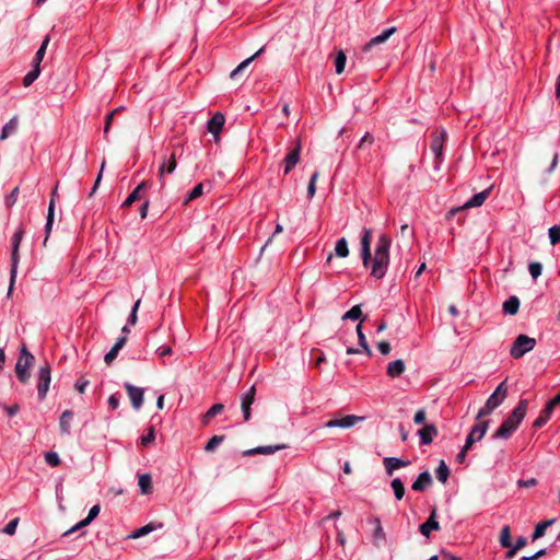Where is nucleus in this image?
I'll use <instances>...</instances> for the list:
<instances>
[{
  "label": "nucleus",
  "mask_w": 560,
  "mask_h": 560,
  "mask_svg": "<svg viewBox=\"0 0 560 560\" xmlns=\"http://www.w3.org/2000/svg\"><path fill=\"white\" fill-rule=\"evenodd\" d=\"M57 192V187L52 190V196H51V199H50V202H49V207H48V212H47V217H46V224H45V234H46V237H45V241L44 243H46L50 232H51V228H52V224H54V220H55V195Z\"/></svg>",
  "instance_id": "nucleus-20"
},
{
  "label": "nucleus",
  "mask_w": 560,
  "mask_h": 560,
  "mask_svg": "<svg viewBox=\"0 0 560 560\" xmlns=\"http://www.w3.org/2000/svg\"><path fill=\"white\" fill-rule=\"evenodd\" d=\"M89 385V381L85 380L84 377H81L79 378L75 384H74V388L80 393V394H83L86 389Z\"/></svg>",
  "instance_id": "nucleus-57"
},
{
  "label": "nucleus",
  "mask_w": 560,
  "mask_h": 560,
  "mask_svg": "<svg viewBox=\"0 0 560 560\" xmlns=\"http://www.w3.org/2000/svg\"><path fill=\"white\" fill-rule=\"evenodd\" d=\"M528 402L526 399H521L517 406L513 409L511 415L502 422L499 429L492 434V439L508 440L517 430L518 425L526 416Z\"/></svg>",
  "instance_id": "nucleus-2"
},
{
  "label": "nucleus",
  "mask_w": 560,
  "mask_h": 560,
  "mask_svg": "<svg viewBox=\"0 0 560 560\" xmlns=\"http://www.w3.org/2000/svg\"><path fill=\"white\" fill-rule=\"evenodd\" d=\"M177 163L175 159V153H172L167 160H164L163 163L159 167V176L160 180L163 182V177L165 174H173L176 170Z\"/></svg>",
  "instance_id": "nucleus-24"
},
{
  "label": "nucleus",
  "mask_w": 560,
  "mask_h": 560,
  "mask_svg": "<svg viewBox=\"0 0 560 560\" xmlns=\"http://www.w3.org/2000/svg\"><path fill=\"white\" fill-rule=\"evenodd\" d=\"M256 388L253 385L246 393H244L241 397V408L243 412V418L245 421L250 419V406L255 400Z\"/></svg>",
  "instance_id": "nucleus-13"
},
{
  "label": "nucleus",
  "mask_w": 560,
  "mask_h": 560,
  "mask_svg": "<svg viewBox=\"0 0 560 560\" xmlns=\"http://www.w3.org/2000/svg\"><path fill=\"white\" fill-rule=\"evenodd\" d=\"M370 523L374 525L373 537H374L375 541L384 540L385 533H384L383 526L381 524V520L378 517H372L370 520Z\"/></svg>",
  "instance_id": "nucleus-36"
},
{
  "label": "nucleus",
  "mask_w": 560,
  "mask_h": 560,
  "mask_svg": "<svg viewBox=\"0 0 560 560\" xmlns=\"http://www.w3.org/2000/svg\"><path fill=\"white\" fill-rule=\"evenodd\" d=\"M49 44V36H46L45 39L42 42V45L39 46V48L37 49L34 58H33V62H32V66H37V67H40V62L43 61V58L46 54V49H47V46Z\"/></svg>",
  "instance_id": "nucleus-33"
},
{
  "label": "nucleus",
  "mask_w": 560,
  "mask_h": 560,
  "mask_svg": "<svg viewBox=\"0 0 560 560\" xmlns=\"http://www.w3.org/2000/svg\"><path fill=\"white\" fill-rule=\"evenodd\" d=\"M124 387L128 394L133 409L139 410L143 405V389L141 387L133 386L130 383H125Z\"/></svg>",
  "instance_id": "nucleus-10"
},
{
  "label": "nucleus",
  "mask_w": 560,
  "mask_h": 560,
  "mask_svg": "<svg viewBox=\"0 0 560 560\" xmlns=\"http://www.w3.org/2000/svg\"><path fill=\"white\" fill-rule=\"evenodd\" d=\"M357 334H358L359 346L363 349V351L366 353V355L371 357L372 355V350H371V348L368 345L365 335L362 331L361 324H359L357 326Z\"/></svg>",
  "instance_id": "nucleus-43"
},
{
  "label": "nucleus",
  "mask_w": 560,
  "mask_h": 560,
  "mask_svg": "<svg viewBox=\"0 0 560 560\" xmlns=\"http://www.w3.org/2000/svg\"><path fill=\"white\" fill-rule=\"evenodd\" d=\"M151 187V184L147 180L140 183L125 199L121 207L127 208L131 206L136 200L141 198V191L147 190Z\"/></svg>",
  "instance_id": "nucleus-18"
},
{
  "label": "nucleus",
  "mask_w": 560,
  "mask_h": 560,
  "mask_svg": "<svg viewBox=\"0 0 560 560\" xmlns=\"http://www.w3.org/2000/svg\"><path fill=\"white\" fill-rule=\"evenodd\" d=\"M45 462L50 467H57L60 464V457L56 452H47L45 454Z\"/></svg>",
  "instance_id": "nucleus-50"
},
{
  "label": "nucleus",
  "mask_w": 560,
  "mask_h": 560,
  "mask_svg": "<svg viewBox=\"0 0 560 560\" xmlns=\"http://www.w3.org/2000/svg\"><path fill=\"white\" fill-rule=\"evenodd\" d=\"M489 428V421H479L476 423L466 438V450H470L475 442L480 441Z\"/></svg>",
  "instance_id": "nucleus-9"
},
{
  "label": "nucleus",
  "mask_w": 560,
  "mask_h": 560,
  "mask_svg": "<svg viewBox=\"0 0 560 560\" xmlns=\"http://www.w3.org/2000/svg\"><path fill=\"white\" fill-rule=\"evenodd\" d=\"M119 401H120L119 395L118 394H112L108 397L107 404H108L110 409L116 410L119 407Z\"/></svg>",
  "instance_id": "nucleus-56"
},
{
  "label": "nucleus",
  "mask_w": 560,
  "mask_h": 560,
  "mask_svg": "<svg viewBox=\"0 0 560 560\" xmlns=\"http://www.w3.org/2000/svg\"><path fill=\"white\" fill-rule=\"evenodd\" d=\"M435 476L439 481L445 483L450 477V469L444 460H441L438 468L435 469Z\"/></svg>",
  "instance_id": "nucleus-37"
},
{
  "label": "nucleus",
  "mask_w": 560,
  "mask_h": 560,
  "mask_svg": "<svg viewBox=\"0 0 560 560\" xmlns=\"http://www.w3.org/2000/svg\"><path fill=\"white\" fill-rule=\"evenodd\" d=\"M447 133L444 129L434 130L431 135L430 149L435 159V168L439 170V164L443 159V148Z\"/></svg>",
  "instance_id": "nucleus-8"
},
{
  "label": "nucleus",
  "mask_w": 560,
  "mask_h": 560,
  "mask_svg": "<svg viewBox=\"0 0 560 560\" xmlns=\"http://www.w3.org/2000/svg\"><path fill=\"white\" fill-rule=\"evenodd\" d=\"M301 150V144L298 142L296 145L285 155L283 160V173L285 175L289 174L300 162Z\"/></svg>",
  "instance_id": "nucleus-11"
},
{
  "label": "nucleus",
  "mask_w": 560,
  "mask_h": 560,
  "mask_svg": "<svg viewBox=\"0 0 560 560\" xmlns=\"http://www.w3.org/2000/svg\"><path fill=\"white\" fill-rule=\"evenodd\" d=\"M395 32H396V27H394V26L385 28L380 35L371 38L370 42L368 44H365V46L363 48L364 51H368L373 46L385 43Z\"/></svg>",
  "instance_id": "nucleus-19"
},
{
  "label": "nucleus",
  "mask_w": 560,
  "mask_h": 560,
  "mask_svg": "<svg viewBox=\"0 0 560 560\" xmlns=\"http://www.w3.org/2000/svg\"><path fill=\"white\" fill-rule=\"evenodd\" d=\"M264 51V47H261L260 49H258L254 55H252L250 57H248L247 59L243 60L231 73H230V78L231 79H236L237 75L246 68L249 66V63H252L258 56H260Z\"/></svg>",
  "instance_id": "nucleus-28"
},
{
  "label": "nucleus",
  "mask_w": 560,
  "mask_h": 560,
  "mask_svg": "<svg viewBox=\"0 0 560 560\" xmlns=\"http://www.w3.org/2000/svg\"><path fill=\"white\" fill-rule=\"evenodd\" d=\"M371 237L372 230L363 229L361 237V257L364 267H368L372 262L371 276L376 279H382L387 272L389 264V248L392 240L385 234H381L377 238L373 260L371 258Z\"/></svg>",
  "instance_id": "nucleus-1"
},
{
  "label": "nucleus",
  "mask_w": 560,
  "mask_h": 560,
  "mask_svg": "<svg viewBox=\"0 0 560 560\" xmlns=\"http://www.w3.org/2000/svg\"><path fill=\"white\" fill-rule=\"evenodd\" d=\"M489 197V190L485 189L478 194H475L468 201H466V208H474L481 206Z\"/></svg>",
  "instance_id": "nucleus-31"
},
{
  "label": "nucleus",
  "mask_w": 560,
  "mask_h": 560,
  "mask_svg": "<svg viewBox=\"0 0 560 560\" xmlns=\"http://www.w3.org/2000/svg\"><path fill=\"white\" fill-rule=\"evenodd\" d=\"M224 440V435H213L205 446L206 452H213Z\"/></svg>",
  "instance_id": "nucleus-46"
},
{
  "label": "nucleus",
  "mask_w": 560,
  "mask_h": 560,
  "mask_svg": "<svg viewBox=\"0 0 560 560\" xmlns=\"http://www.w3.org/2000/svg\"><path fill=\"white\" fill-rule=\"evenodd\" d=\"M346 61H347V57H346L345 52L342 50L338 51L335 57V61H334L335 70H336L337 74L342 73V71L345 70Z\"/></svg>",
  "instance_id": "nucleus-44"
},
{
  "label": "nucleus",
  "mask_w": 560,
  "mask_h": 560,
  "mask_svg": "<svg viewBox=\"0 0 560 560\" xmlns=\"http://www.w3.org/2000/svg\"><path fill=\"white\" fill-rule=\"evenodd\" d=\"M506 394L508 387L504 381L498 385L495 390L487 399L485 406L478 410L476 419L480 420L486 416H489L495 408H498L503 402V400L506 397Z\"/></svg>",
  "instance_id": "nucleus-5"
},
{
  "label": "nucleus",
  "mask_w": 560,
  "mask_h": 560,
  "mask_svg": "<svg viewBox=\"0 0 560 560\" xmlns=\"http://www.w3.org/2000/svg\"><path fill=\"white\" fill-rule=\"evenodd\" d=\"M224 409V406L222 404H214L211 406V408L203 415L202 417V424L207 425L209 424L210 420L215 417L217 415L221 413Z\"/></svg>",
  "instance_id": "nucleus-34"
},
{
  "label": "nucleus",
  "mask_w": 560,
  "mask_h": 560,
  "mask_svg": "<svg viewBox=\"0 0 560 560\" xmlns=\"http://www.w3.org/2000/svg\"><path fill=\"white\" fill-rule=\"evenodd\" d=\"M520 308V300L517 296H510L503 303V312L509 315H515Z\"/></svg>",
  "instance_id": "nucleus-30"
},
{
  "label": "nucleus",
  "mask_w": 560,
  "mask_h": 560,
  "mask_svg": "<svg viewBox=\"0 0 560 560\" xmlns=\"http://www.w3.org/2000/svg\"><path fill=\"white\" fill-rule=\"evenodd\" d=\"M335 254L338 257L345 258L349 255L348 243L345 237H341L337 241L335 245Z\"/></svg>",
  "instance_id": "nucleus-41"
},
{
  "label": "nucleus",
  "mask_w": 560,
  "mask_h": 560,
  "mask_svg": "<svg viewBox=\"0 0 560 560\" xmlns=\"http://www.w3.org/2000/svg\"><path fill=\"white\" fill-rule=\"evenodd\" d=\"M439 529H440V524L435 520V510H433L431 512L429 518L423 524L420 525V533L423 536L429 537L432 530H439Z\"/></svg>",
  "instance_id": "nucleus-22"
},
{
  "label": "nucleus",
  "mask_w": 560,
  "mask_h": 560,
  "mask_svg": "<svg viewBox=\"0 0 560 560\" xmlns=\"http://www.w3.org/2000/svg\"><path fill=\"white\" fill-rule=\"evenodd\" d=\"M138 485L142 494H149L152 491V479L149 474L139 476Z\"/></svg>",
  "instance_id": "nucleus-32"
},
{
  "label": "nucleus",
  "mask_w": 560,
  "mask_h": 560,
  "mask_svg": "<svg viewBox=\"0 0 560 560\" xmlns=\"http://www.w3.org/2000/svg\"><path fill=\"white\" fill-rule=\"evenodd\" d=\"M318 176H319V173L317 171H315L310 178V183L307 186V198L308 199H312L316 192V180H317Z\"/></svg>",
  "instance_id": "nucleus-48"
},
{
  "label": "nucleus",
  "mask_w": 560,
  "mask_h": 560,
  "mask_svg": "<svg viewBox=\"0 0 560 560\" xmlns=\"http://www.w3.org/2000/svg\"><path fill=\"white\" fill-rule=\"evenodd\" d=\"M225 118L223 114L215 113L207 122V129L210 133H212L215 138L219 137V133L224 125Z\"/></svg>",
  "instance_id": "nucleus-15"
},
{
  "label": "nucleus",
  "mask_w": 560,
  "mask_h": 560,
  "mask_svg": "<svg viewBox=\"0 0 560 560\" xmlns=\"http://www.w3.org/2000/svg\"><path fill=\"white\" fill-rule=\"evenodd\" d=\"M100 511H101V508L98 504L93 505L90 509L88 516L85 518H83L82 521H80L78 523V526H88L89 524H91L98 516Z\"/></svg>",
  "instance_id": "nucleus-42"
},
{
  "label": "nucleus",
  "mask_w": 560,
  "mask_h": 560,
  "mask_svg": "<svg viewBox=\"0 0 560 560\" xmlns=\"http://www.w3.org/2000/svg\"><path fill=\"white\" fill-rule=\"evenodd\" d=\"M555 520H547V521H544V522H540L538 523L536 526H535V529H534V533L532 535V539L533 540H536L540 537H542L545 535V532L546 529L551 525L553 524Z\"/></svg>",
  "instance_id": "nucleus-35"
},
{
  "label": "nucleus",
  "mask_w": 560,
  "mask_h": 560,
  "mask_svg": "<svg viewBox=\"0 0 560 560\" xmlns=\"http://www.w3.org/2000/svg\"><path fill=\"white\" fill-rule=\"evenodd\" d=\"M432 485V477L428 470L419 474L417 479L412 482L411 489L413 491L422 492Z\"/></svg>",
  "instance_id": "nucleus-17"
},
{
  "label": "nucleus",
  "mask_w": 560,
  "mask_h": 560,
  "mask_svg": "<svg viewBox=\"0 0 560 560\" xmlns=\"http://www.w3.org/2000/svg\"><path fill=\"white\" fill-rule=\"evenodd\" d=\"M162 527V524L159 523V524H154V523H149L136 530L132 532V534L129 535L130 538H140V537H143L150 533H152L153 530L158 529V528H161Z\"/></svg>",
  "instance_id": "nucleus-29"
},
{
  "label": "nucleus",
  "mask_w": 560,
  "mask_h": 560,
  "mask_svg": "<svg viewBox=\"0 0 560 560\" xmlns=\"http://www.w3.org/2000/svg\"><path fill=\"white\" fill-rule=\"evenodd\" d=\"M73 418V412L71 410H65L59 419V428L60 432L63 435H69L71 432V420Z\"/></svg>",
  "instance_id": "nucleus-26"
},
{
  "label": "nucleus",
  "mask_w": 560,
  "mask_h": 560,
  "mask_svg": "<svg viewBox=\"0 0 560 560\" xmlns=\"http://www.w3.org/2000/svg\"><path fill=\"white\" fill-rule=\"evenodd\" d=\"M362 311L360 305L352 306L348 312L342 315V320H357L361 317Z\"/></svg>",
  "instance_id": "nucleus-45"
},
{
  "label": "nucleus",
  "mask_w": 560,
  "mask_h": 560,
  "mask_svg": "<svg viewBox=\"0 0 560 560\" xmlns=\"http://www.w3.org/2000/svg\"><path fill=\"white\" fill-rule=\"evenodd\" d=\"M285 448L284 444L279 445H268V446H258L255 448H250L244 452L245 456H252L255 454H264V455H270L276 453L277 451Z\"/></svg>",
  "instance_id": "nucleus-23"
},
{
  "label": "nucleus",
  "mask_w": 560,
  "mask_h": 560,
  "mask_svg": "<svg viewBox=\"0 0 560 560\" xmlns=\"http://www.w3.org/2000/svg\"><path fill=\"white\" fill-rule=\"evenodd\" d=\"M377 349L380 350V352L384 355L388 354L392 350V347H390V343L387 342V341H380L377 343Z\"/></svg>",
  "instance_id": "nucleus-59"
},
{
  "label": "nucleus",
  "mask_w": 560,
  "mask_h": 560,
  "mask_svg": "<svg viewBox=\"0 0 560 560\" xmlns=\"http://www.w3.org/2000/svg\"><path fill=\"white\" fill-rule=\"evenodd\" d=\"M19 524V518L11 520L3 528V533L8 535H13L16 532V527Z\"/></svg>",
  "instance_id": "nucleus-55"
},
{
  "label": "nucleus",
  "mask_w": 560,
  "mask_h": 560,
  "mask_svg": "<svg viewBox=\"0 0 560 560\" xmlns=\"http://www.w3.org/2000/svg\"><path fill=\"white\" fill-rule=\"evenodd\" d=\"M383 465L385 468V471L388 476H392L393 472L401 467H406L409 465V462L404 460L398 457H385L383 459Z\"/></svg>",
  "instance_id": "nucleus-16"
},
{
  "label": "nucleus",
  "mask_w": 560,
  "mask_h": 560,
  "mask_svg": "<svg viewBox=\"0 0 560 560\" xmlns=\"http://www.w3.org/2000/svg\"><path fill=\"white\" fill-rule=\"evenodd\" d=\"M517 483L522 488H530V487H535L537 485V480L535 478H529L526 480L521 479L517 481Z\"/></svg>",
  "instance_id": "nucleus-63"
},
{
  "label": "nucleus",
  "mask_w": 560,
  "mask_h": 560,
  "mask_svg": "<svg viewBox=\"0 0 560 560\" xmlns=\"http://www.w3.org/2000/svg\"><path fill=\"white\" fill-rule=\"evenodd\" d=\"M536 346V340L526 335H518L514 340L510 354L514 359L522 358L525 353L529 352Z\"/></svg>",
  "instance_id": "nucleus-6"
},
{
  "label": "nucleus",
  "mask_w": 560,
  "mask_h": 560,
  "mask_svg": "<svg viewBox=\"0 0 560 560\" xmlns=\"http://www.w3.org/2000/svg\"><path fill=\"white\" fill-rule=\"evenodd\" d=\"M39 74H40V67L32 66V69L23 78V85L25 88L32 85L33 82L39 77Z\"/></svg>",
  "instance_id": "nucleus-38"
},
{
  "label": "nucleus",
  "mask_w": 560,
  "mask_h": 560,
  "mask_svg": "<svg viewBox=\"0 0 560 560\" xmlns=\"http://www.w3.org/2000/svg\"><path fill=\"white\" fill-rule=\"evenodd\" d=\"M404 372H405V362L401 359H397L393 362H389L386 368V373L392 378L400 376Z\"/></svg>",
  "instance_id": "nucleus-25"
},
{
  "label": "nucleus",
  "mask_w": 560,
  "mask_h": 560,
  "mask_svg": "<svg viewBox=\"0 0 560 560\" xmlns=\"http://www.w3.org/2000/svg\"><path fill=\"white\" fill-rule=\"evenodd\" d=\"M528 271L534 280H536L542 272V265L538 261H532L528 265Z\"/></svg>",
  "instance_id": "nucleus-49"
},
{
  "label": "nucleus",
  "mask_w": 560,
  "mask_h": 560,
  "mask_svg": "<svg viewBox=\"0 0 560 560\" xmlns=\"http://www.w3.org/2000/svg\"><path fill=\"white\" fill-rule=\"evenodd\" d=\"M438 428L434 424H425L418 431L421 445H429L433 439L438 435Z\"/></svg>",
  "instance_id": "nucleus-14"
},
{
  "label": "nucleus",
  "mask_w": 560,
  "mask_h": 560,
  "mask_svg": "<svg viewBox=\"0 0 560 560\" xmlns=\"http://www.w3.org/2000/svg\"><path fill=\"white\" fill-rule=\"evenodd\" d=\"M126 342H127L126 336H121L116 340V342L114 343L112 349L104 357V361L107 365H110L112 362L117 358L118 352L122 349V347L126 345Z\"/></svg>",
  "instance_id": "nucleus-21"
},
{
  "label": "nucleus",
  "mask_w": 560,
  "mask_h": 560,
  "mask_svg": "<svg viewBox=\"0 0 560 560\" xmlns=\"http://www.w3.org/2000/svg\"><path fill=\"white\" fill-rule=\"evenodd\" d=\"M155 440V431L153 427H150L145 434L141 436V444L143 446L149 445Z\"/></svg>",
  "instance_id": "nucleus-54"
},
{
  "label": "nucleus",
  "mask_w": 560,
  "mask_h": 560,
  "mask_svg": "<svg viewBox=\"0 0 560 560\" xmlns=\"http://www.w3.org/2000/svg\"><path fill=\"white\" fill-rule=\"evenodd\" d=\"M549 240L552 245L560 243V226L553 225L548 231Z\"/></svg>",
  "instance_id": "nucleus-51"
},
{
  "label": "nucleus",
  "mask_w": 560,
  "mask_h": 560,
  "mask_svg": "<svg viewBox=\"0 0 560 560\" xmlns=\"http://www.w3.org/2000/svg\"><path fill=\"white\" fill-rule=\"evenodd\" d=\"M396 500H401L405 495V487L400 478H394L390 482Z\"/></svg>",
  "instance_id": "nucleus-39"
},
{
  "label": "nucleus",
  "mask_w": 560,
  "mask_h": 560,
  "mask_svg": "<svg viewBox=\"0 0 560 560\" xmlns=\"http://www.w3.org/2000/svg\"><path fill=\"white\" fill-rule=\"evenodd\" d=\"M501 547H510L512 545L511 528L509 525L502 527L499 536Z\"/></svg>",
  "instance_id": "nucleus-40"
},
{
  "label": "nucleus",
  "mask_w": 560,
  "mask_h": 560,
  "mask_svg": "<svg viewBox=\"0 0 560 560\" xmlns=\"http://www.w3.org/2000/svg\"><path fill=\"white\" fill-rule=\"evenodd\" d=\"M527 545V538L524 536H520L516 538L515 542H512V546L518 551Z\"/></svg>",
  "instance_id": "nucleus-61"
},
{
  "label": "nucleus",
  "mask_w": 560,
  "mask_h": 560,
  "mask_svg": "<svg viewBox=\"0 0 560 560\" xmlns=\"http://www.w3.org/2000/svg\"><path fill=\"white\" fill-rule=\"evenodd\" d=\"M19 187H14L11 192L5 197L4 203L7 208H12L18 200Z\"/></svg>",
  "instance_id": "nucleus-53"
},
{
  "label": "nucleus",
  "mask_w": 560,
  "mask_h": 560,
  "mask_svg": "<svg viewBox=\"0 0 560 560\" xmlns=\"http://www.w3.org/2000/svg\"><path fill=\"white\" fill-rule=\"evenodd\" d=\"M156 354L161 358L172 354V348L170 346H161L156 349Z\"/></svg>",
  "instance_id": "nucleus-64"
},
{
  "label": "nucleus",
  "mask_w": 560,
  "mask_h": 560,
  "mask_svg": "<svg viewBox=\"0 0 560 560\" xmlns=\"http://www.w3.org/2000/svg\"><path fill=\"white\" fill-rule=\"evenodd\" d=\"M37 397L38 400H44L49 390V385L51 382V371L50 365L46 362L42 365L37 371Z\"/></svg>",
  "instance_id": "nucleus-7"
},
{
  "label": "nucleus",
  "mask_w": 560,
  "mask_h": 560,
  "mask_svg": "<svg viewBox=\"0 0 560 560\" xmlns=\"http://www.w3.org/2000/svg\"><path fill=\"white\" fill-rule=\"evenodd\" d=\"M125 107L120 106V107H117L115 109H113L109 114L106 115L105 117V124H104V133H107L109 131V128H110V125L113 122V118L114 116L119 113L120 110H122Z\"/></svg>",
  "instance_id": "nucleus-52"
},
{
  "label": "nucleus",
  "mask_w": 560,
  "mask_h": 560,
  "mask_svg": "<svg viewBox=\"0 0 560 560\" xmlns=\"http://www.w3.org/2000/svg\"><path fill=\"white\" fill-rule=\"evenodd\" d=\"M556 407L557 406L551 400H549L546 407L541 410V413L546 416L548 419H550Z\"/></svg>",
  "instance_id": "nucleus-60"
},
{
  "label": "nucleus",
  "mask_w": 560,
  "mask_h": 560,
  "mask_svg": "<svg viewBox=\"0 0 560 560\" xmlns=\"http://www.w3.org/2000/svg\"><path fill=\"white\" fill-rule=\"evenodd\" d=\"M19 127L18 116L12 117L1 129L0 141L5 140L11 135L15 133Z\"/></svg>",
  "instance_id": "nucleus-27"
},
{
  "label": "nucleus",
  "mask_w": 560,
  "mask_h": 560,
  "mask_svg": "<svg viewBox=\"0 0 560 560\" xmlns=\"http://www.w3.org/2000/svg\"><path fill=\"white\" fill-rule=\"evenodd\" d=\"M203 192V185L202 184H198L196 185L187 195L186 199H185V203H188L195 199H197L198 197H200Z\"/></svg>",
  "instance_id": "nucleus-47"
},
{
  "label": "nucleus",
  "mask_w": 560,
  "mask_h": 560,
  "mask_svg": "<svg viewBox=\"0 0 560 560\" xmlns=\"http://www.w3.org/2000/svg\"><path fill=\"white\" fill-rule=\"evenodd\" d=\"M373 141H374V137H373L371 133L366 132V133L362 137V139L360 140V142H359V144H358V148H359V149H362V148H364L365 143L372 144V143H373Z\"/></svg>",
  "instance_id": "nucleus-62"
},
{
  "label": "nucleus",
  "mask_w": 560,
  "mask_h": 560,
  "mask_svg": "<svg viewBox=\"0 0 560 560\" xmlns=\"http://www.w3.org/2000/svg\"><path fill=\"white\" fill-rule=\"evenodd\" d=\"M24 236V228L23 224H19L16 230L14 231L11 237V269H10V285L8 290V294H10L13 290V285L18 275V265L20 261L19 248L20 244Z\"/></svg>",
  "instance_id": "nucleus-3"
},
{
  "label": "nucleus",
  "mask_w": 560,
  "mask_h": 560,
  "mask_svg": "<svg viewBox=\"0 0 560 560\" xmlns=\"http://www.w3.org/2000/svg\"><path fill=\"white\" fill-rule=\"evenodd\" d=\"M362 417H358L354 415H348L343 417L342 419H331L325 423L326 428H351L355 425L358 422L362 421Z\"/></svg>",
  "instance_id": "nucleus-12"
},
{
  "label": "nucleus",
  "mask_w": 560,
  "mask_h": 560,
  "mask_svg": "<svg viewBox=\"0 0 560 560\" xmlns=\"http://www.w3.org/2000/svg\"><path fill=\"white\" fill-rule=\"evenodd\" d=\"M35 358L23 345L20 349V354L15 363V374L22 384H27L31 378L30 369L34 364Z\"/></svg>",
  "instance_id": "nucleus-4"
},
{
  "label": "nucleus",
  "mask_w": 560,
  "mask_h": 560,
  "mask_svg": "<svg viewBox=\"0 0 560 560\" xmlns=\"http://www.w3.org/2000/svg\"><path fill=\"white\" fill-rule=\"evenodd\" d=\"M425 417H427L425 410L419 409L413 417V422L416 424H422L425 421Z\"/></svg>",
  "instance_id": "nucleus-58"
}]
</instances>
